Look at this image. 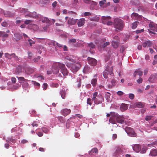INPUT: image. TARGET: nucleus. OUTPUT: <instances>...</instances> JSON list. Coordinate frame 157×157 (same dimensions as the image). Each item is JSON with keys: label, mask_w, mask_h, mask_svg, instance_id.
<instances>
[{"label": "nucleus", "mask_w": 157, "mask_h": 157, "mask_svg": "<svg viewBox=\"0 0 157 157\" xmlns=\"http://www.w3.org/2000/svg\"><path fill=\"white\" fill-rule=\"evenodd\" d=\"M60 69H61V71L64 76H66L68 75V72L65 67V65L63 64H60Z\"/></svg>", "instance_id": "nucleus-7"}, {"label": "nucleus", "mask_w": 157, "mask_h": 157, "mask_svg": "<svg viewBox=\"0 0 157 157\" xmlns=\"http://www.w3.org/2000/svg\"><path fill=\"white\" fill-rule=\"evenodd\" d=\"M32 125L33 127H37L38 125V124L36 122H33L32 124Z\"/></svg>", "instance_id": "nucleus-57"}, {"label": "nucleus", "mask_w": 157, "mask_h": 157, "mask_svg": "<svg viewBox=\"0 0 157 157\" xmlns=\"http://www.w3.org/2000/svg\"><path fill=\"white\" fill-rule=\"evenodd\" d=\"M125 118L123 116H120L118 115L116 120L117 122L121 124H123Z\"/></svg>", "instance_id": "nucleus-13"}, {"label": "nucleus", "mask_w": 157, "mask_h": 157, "mask_svg": "<svg viewBox=\"0 0 157 157\" xmlns=\"http://www.w3.org/2000/svg\"><path fill=\"white\" fill-rule=\"evenodd\" d=\"M106 2V0H102L101 1L99 2V5L101 6H102L105 4Z\"/></svg>", "instance_id": "nucleus-46"}, {"label": "nucleus", "mask_w": 157, "mask_h": 157, "mask_svg": "<svg viewBox=\"0 0 157 157\" xmlns=\"http://www.w3.org/2000/svg\"><path fill=\"white\" fill-rule=\"evenodd\" d=\"M32 22V21L29 20H26L25 22V24L26 25H28L31 23Z\"/></svg>", "instance_id": "nucleus-49"}, {"label": "nucleus", "mask_w": 157, "mask_h": 157, "mask_svg": "<svg viewBox=\"0 0 157 157\" xmlns=\"http://www.w3.org/2000/svg\"><path fill=\"white\" fill-rule=\"evenodd\" d=\"M41 21L43 23L46 22V23H49L50 22L48 18L46 17H44L42 18Z\"/></svg>", "instance_id": "nucleus-35"}, {"label": "nucleus", "mask_w": 157, "mask_h": 157, "mask_svg": "<svg viewBox=\"0 0 157 157\" xmlns=\"http://www.w3.org/2000/svg\"><path fill=\"white\" fill-rule=\"evenodd\" d=\"M106 40L105 38L102 39L101 40H96L95 44L97 45L99 50H101L102 48H105L107 46L109 45L110 43L109 42L107 41L104 43Z\"/></svg>", "instance_id": "nucleus-1"}, {"label": "nucleus", "mask_w": 157, "mask_h": 157, "mask_svg": "<svg viewBox=\"0 0 157 157\" xmlns=\"http://www.w3.org/2000/svg\"><path fill=\"white\" fill-rule=\"evenodd\" d=\"M65 60H68L72 63H75V61L72 58V56H67L65 57Z\"/></svg>", "instance_id": "nucleus-27"}, {"label": "nucleus", "mask_w": 157, "mask_h": 157, "mask_svg": "<svg viewBox=\"0 0 157 157\" xmlns=\"http://www.w3.org/2000/svg\"><path fill=\"white\" fill-rule=\"evenodd\" d=\"M127 105L125 104H122L120 108L122 111H124L128 109Z\"/></svg>", "instance_id": "nucleus-26"}, {"label": "nucleus", "mask_w": 157, "mask_h": 157, "mask_svg": "<svg viewBox=\"0 0 157 157\" xmlns=\"http://www.w3.org/2000/svg\"><path fill=\"white\" fill-rule=\"evenodd\" d=\"M25 17H32V13H25Z\"/></svg>", "instance_id": "nucleus-45"}, {"label": "nucleus", "mask_w": 157, "mask_h": 157, "mask_svg": "<svg viewBox=\"0 0 157 157\" xmlns=\"http://www.w3.org/2000/svg\"><path fill=\"white\" fill-rule=\"evenodd\" d=\"M117 138V135L116 134H113L112 138L113 140H115Z\"/></svg>", "instance_id": "nucleus-64"}, {"label": "nucleus", "mask_w": 157, "mask_h": 157, "mask_svg": "<svg viewBox=\"0 0 157 157\" xmlns=\"http://www.w3.org/2000/svg\"><path fill=\"white\" fill-rule=\"evenodd\" d=\"M22 86L24 89L26 90L29 87V84L27 82H25L22 84Z\"/></svg>", "instance_id": "nucleus-37"}, {"label": "nucleus", "mask_w": 157, "mask_h": 157, "mask_svg": "<svg viewBox=\"0 0 157 157\" xmlns=\"http://www.w3.org/2000/svg\"><path fill=\"white\" fill-rule=\"evenodd\" d=\"M119 43L118 41H115L113 40L112 41V45L113 47L115 48H117L119 46Z\"/></svg>", "instance_id": "nucleus-25"}, {"label": "nucleus", "mask_w": 157, "mask_h": 157, "mask_svg": "<svg viewBox=\"0 0 157 157\" xmlns=\"http://www.w3.org/2000/svg\"><path fill=\"white\" fill-rule=\"evenodd\" d=\"M137 74H138L140 76H141L143 74V72L140 71L139 69L136 70L134 72L133 75L135 77H136Z\"/></svg>", "instance_id": "nucleus-24"}, {"label": "nucleus", "mask_w": 157, "mask_h": 157, "mask_svg": "<svg viewBox=\"0 0 157 157\" xmlns=\"http://www.w3.org/2000/svg\"><path fill=\"white\" fill-rule=\"evenodd\" d=\"M81 65L79 63L73 64L71 67V71L73 73H75L78 71Z\"/></svg>", "instance_id": "nucleus-10"}, {"label": "nucleus", "mask_w": 157, "mask_h": 157, "mask_svg": "<svg viewBox=\"0 0 157 157\" xmlns=\"http://www.w3.org/2000/svg\"><path fill=\"white\" fill-rule=\"evenodd\" d=\"M156 79V75H152L149 78V81L151 82H154V81Z\"/></svg>", "instance_id": "nucleus-20"}, {"label": "nucleus", "mask_w": 157, "mask_h": 157, "mask_svg": "<svg viewBox=\"0 0 157 157\" xmlns=\"http://www.w3.org/2000/svg\"><path fill=\"white\" fill-rule=\"evenodd\" d=\"M92 99L90 98H88L87 99V103L89 105H91L92 103Z\"/></svg>", "instance_id": "nucleus-43"}, {"label": "nucleus", "mask_w": 157, "mask_h": 157, "mask_svg": "<svg viewBox=\"0 0 157 157\" xmlns=\"http://www.w3.org/2000/svg\"><path fill=\"white\" fill-rule=\"evenodd\" d=\"M84 3L86 4H92L93 3H96V2L91 0H84Z\"/></svg>", "instance_id": "nucleus-36"}, {"label": "nucleus", "mask_w": 157, "mask_h": 157, "mask_svg": "<svg viewBox=\"0 0 157 157\" xmlns=\"http://www.w3.org/2000/svg\"><path fill=\"white\" fill-rule=\"evenodd\" d=\"M48 85L46 83H44L43 84V90H45L47 89Z\"/></svg>", "instance_id": "nucleus-51"}, {"label": "nucleus", "mask_w": 157, "mask_h": 157, "mask_svg": "<svg viewBox=\"0 0 157 157\" xmlns=\"http://www.w3.org/2000/svg\"><path fill=\"white\" fill-rule=\"evenodd\" d=\"M133 149L136 152H138L140 150L141 147L139 144H136L133 147Z\"/></svg>", "instance_id": "nucleus-18"}, {"label": "nucleus", "mask_w": 157, "mask_h": 157, "mask_svg": "<svg viewBox=\"0 0 157 157\" xmlns=\"http://www.w3.org/2000/svg\"><path fill=\"white\" fill-rule=\"evenodd\" d=\"M152 117L153 116H147L145 118V120L146 121H148L151 120Z\"/></svg>", "instance_id": "nucleus-47"}, {"label": "nucleus", "mask_w": 157, "mask_h": 157, "mask_svg": "<svg viewBox=\"0 0 157 157\" xmlns=\"http://www.w3.org/2000/svg\"><path fill=\"white\" fill-rule=\"evenodd\" d=\"M113 67H111L109 71L108 68H106L103 72V75L105 78H107L108 77V74L110 75L112 74L113 73Z\"/></svg>", "instance_id": "nucleus-9"}, {"label": "nucleus", "mask_w": 157, "mask_h": 157, "mask_svg": "<svg viewBox=\"0 0 157 157\" xmlns=\"http://www.w3.org/2000/svg\"><path fill=\"white\" fill-rule=\"evenodd\" d=\"M66 66L68 68H70L71 66V63H69L68 62L66 61L65 63Z\"/></svg>", "instance_id": "nucleus-56"}, {"label": "nucleus", "mask_w": 157, "mask_h": 157, "mask_svg": "<svg viewBox=\"0 0 157 157\" xmlns=\"http://www.w3.org/2000/svg\"><path fill=\"white\" fill-rule=\"evenodd\" d=\"M152 42L149 40L144 42L142 44V46L144 48H146V47H151L152 46Z\"/></svg>", "instance_id": "nucleus-14"}, {"label": "nucleus", "mask_w": 157, "mask_h": 157, "mask_svg": "<svg viewBox=\"0 0 157 157\" xmlns=\"http://www.w3.org/2000/svg\"><path fill=\"white\" fill-rule=\"evenodd\" d=\"M0 36L7 37L8 36V35L6 34V33L4 32L1 31Z\"/></svg>", "instance_id": "nucleus-41"}, {"label": "nucleus", "mask_w": 157, "mask_h": 157, "mask_svg": "<svg viewBox=\"0 0 157 157\" xmlns=\"http://www.w3.org/2000/svg\"><path fill=\"white\" fill-rule=\"evenodd\" d=\"M71 112V109L67 108L63 109L61 110L60 112L62 115L64 117H66Z\"/></svg>", "instance_id": "nucleus-11"}, {"label": "nucleus", "mask_w": 157, "mask_h": 157, "mask_svg": "<svg viewBox=\"0 0 157 157\" xmlns=\"http://www.w3.org/2000/svg\"><path fill=\"white\" fill-rule=\"evenodd\" d=\"M76 20L74 19L73 18H69L67 21L68 24L71 25H74L76 22Z\"/></svg>", "instance_id": "nucleus-21"}, {"label": "nucleus", "mask_w": 157, "mask_h": 157, "mask_svg": "<svg viewBox=\"0 0 157 157\" xmlns=\"http://www.w3.org/2000/svg\"><path fill=\"white\" fill-rule=\"evenodd\" d=\"M124 23L123 21L120 19H116L114 20V28L117 31L122 30L124 27Z\"/></svg>", "instance_id": "nucleus-2"}, {"label": "nucleus", "mask_w": 157, "mask_h": 157, "mask_svg": "<svg viewBox=\"0 0 157 157\" xmlns=\"http://www.w3.org/2000/svg\"><path fill=\"white\" fill-rule=\"evenodd\" d=\"M29 27L34 31L38 29L39 27L37 25L35 24H31L29 25Z\"/></svg>", "instance_id": "nucleus-19"}, {"label": "nucleus", "mask_w": 157, "mask_h": 157, "mask_svg": "<svg viewBox=\"0 0 157 157\" xmlns=\"http://www.w3.org/2000/svg\"><path fill=\"white\" fill-rule=\"evenodd\" d=\"M40 57L38 56L36 58H35L33 59V61L35 62H37L40 59Z\"/></svg>", "instance_id": "nucleus-54"}, {"label": "nucleus", "mask_w": 157, "mask_h": 157, "mask_svg": "<svg viewBox=\"0 0 157 157\" xmlns=\"http://www.w3.org/2000/svg\"><path fill=\"white\" fill-rule=\"evenodd\" d=\"M28 41L29 42V45L31 46L33 44L35 43V41L32 40L31 39H29Z\"/></svg>", "instance_id": "nucleus-50"}, {"label": "nucleus", "mask_w": 157, "mask_h": 157, "mask_svg": "<svg viewBox=\"0 0 157 157\" xmlns=\"http://www.w3.org/2000/svg\"><path fill=\"white\" fill-rule=\"evenodd\" d=\"M126 152V150L123 147H116V151L113 155L115 157H118L120 155H123Z\"/></svg>", "instance_id": "nucleus-4"}, {"label": "nucleus", "mask_w": 157, "mask_h": 157, "mask_svg": "<svg viewBox=\"0 0 157 157\" xmlns=\"http://www.w3.org/2000/svg\"><path fill=\"white\" fill-rule=\"evenodd\" d=\"M97 75H94V78L92 79L91 83V84L93 86H95L97 83Z\"/></svg>", "instance_id": "nucleus-16"}, {"label": "nucleus", "mask_w": 157, "mask_h": 157, "mask_svg": "<svg viewBox=\"0 0 157 157\" xmlns=\"http://www.w3.org/2000/svg\"><path fill=\"white\" fill-rule=\"evenodd\" d=\"M150 155L151 156H156L157 155V150L152 149L150 152Z\"/></svg>", "instance_id": "nucleus-28"}, {"label": "nucleus", "mask_w": 157, "mask_h": 157, "mask_svg": "<svg viewBox=\"0 0 157 157\" xmlns=\"http://www.w3.org/2000/svg\"><path fill=\"white\" fill-rule=\"evenodd\" d=\"M136 106L139 108H142L143 107V105L141 102H138L136 103Z\"/></svg>", "instance_id": "nucleus-44"}, {"label": "nucleus", "mask_w": 157, "mask_h": 157, "mask_svg": "<svg viewBox=\"0 0 157 157\" xmlns=\"http://www.w3.org/2000/svg\"><path fill=\"white\" fill-rule=\"evenodd\" d=\"M111 18L110 16L105 17L103 16L102 17V23L104 24H105L108 21V20Z\"/></svg>", "instance_id": "nucleus-23"}, {"label": "nucleus", "mask_w": 157, "mask_h": 157, "mask_svg": "<svg viewBox=\"0 0 157 157\" xmlns=\"http://www.w3.org/2000/svg\"><path fill=\"white\" fill-rule=\"evenodd\" d=\"M2 25L4 27H6L8 26V24L6 22H3L2 23Z\"/></svg>", "instance_id": "nucleus-59"}, {"label": "nucleus", "mask_w": 157, "mask_h": 157, "mask_svg": "<svg viewBox=\"0 0 157 157\" xmlns=\"http://www.w3.org/2000/svg\"><path fill=\"white\" fill-rule=\"evenodd\" d=\"M149 27L150 29H148L147 30L150 33L157 34V27L156 26L151 23L149 24Z\"/></svg>", "instance_id": "nucleus-5"}, {"label": "nucleus", "mask_w": 157, "mask_h": 157, "mask_svg": "<svg viewBox=\"0 0 157 157\" xmlns=\"http://www.w3.org/2000/svg\"><path fill=\"white\" fill-rule=\"evenodd\" d=\"M20 86L21 85L20 84L18 83H17L13 85L12 88L14 90H17Z\"/></svg>", "instance_id": "nucleus-38"}, {"label": "nucleus", "mask_w": 157, "mask_h": 157, "mask_svg": "<svg viewBox=\"0 0 157 157\" xmlns=\"http://www.w3.org/2000/svg\"><path fill=\"white\" fill-rule=\"evenodd\" d=\"M109 121L110 123H111L113 124H116L117 122L116 120H115L114 118L112 117H110L109 120Z\"/></svg>", "instance_id": "nucleus-30"}, {"label": "nucleus", "mask_w": 157, "mask_h": 157, "mask_svg": "<svg viewBox=\"0 0 157 157\" xmlns=\"http://www.w3.org/2000/svg\"><path fill=\"white\" fill-rule=\"evenodd\" d=\"M90 20L91 21H97L98 20V18L96 16H95L94 17H91L90 18Z\"/></svg>", "instance_id": "nucleus-55"}, {"label": "nucleus", "mask_w": 157, "mask_h": 157, "mask_svg": "<svg viewBox=\"0 0 157 157\" xmlns=\"http://www.w3.org/2000/svg\"><path fill=\"white\" fill-rule=\"evenodd\" d=\"M5 55L6 58L9 59H11V54H9L7 53H5Z\"/></svg>", "instance_id": "nucleus-48"}, {"label": "nucleus", "mask_w": 157, "mask_h": 157, "mask_svg": "<svg viewBox=\"0 0 157 157\" xmlns=\"http://www.w3.org/2000/svg\"><path fill=\"white\" fill-rule=\"evenodd\" d=\"M12 82L13 83H14L16 82V79L15 77H12L11 79Z\"/></svg>", "instance_id": "nucleus-62"}, {"label": "nucleus", "mask_w": 157, "mask_h": 157, "mask_svg": "<svg viewBox=\"0 0 157 157\" xmlns=\"http://www.w3.org/2000/svg\"><path fill=\"white\" fill-rule=\"evenodd\" d=\"M28 55L29 58V59H31L32 56V54L31 52L28 51Z\"/></svg>", "instance_id": "nucleus-60"}, {"label": "nucleus", "mask_w": 157, "mask_h": 157, "mask_svg": "<svg viewBox=\"0 0 157 157\" xmlns=\"http://www.w3.org/2000/svg\"><path fill=\"white\" fill-rule=\"evenodd\" d=\"M6 142L7 143L11 142L14 143L16 142V140L15 139L12 138V137H10L6 140Z\"/></svg>", "instance_id": "nucleus-31"}, {"label": "nucleus", "mask_w": 157, "mask_h": 157, "mask_svg": "<svg viewBox=\"0 0 157 157\" xmlns=\"http://www.w3.org/2000/svg\"><path fill=\"white\" fill-rule=\"evenodd\" d=\"M87 60L91 66H95L97 63V60L88 57Z\"/></svg>", "instance_id": "nucleus-12"}, {"label": "nucleus", "mask_w": 157, "mask_h": 157, "mask_svg": "<svg viewBox=\"0 0 157 157\" xmlns=\"http://www.w3.org/2000/svg\"><path fill=\"white\" fill-rule=\"evenodd\" d=\"M111 117H113L114 118H116V119L119 115L117 113H116L114 112H111Z\"/></svg>", "instance_id": "nucleus-39"}, {"label": "nucleus", "mask_w": 157, "mask_h": 157, "mask_svg": "<svg viewBox=\"0 0 157 157\" xmlns=\"http://www.w3.org/2000/svg\"><path fill=\"white\" fill-rule=\"evenodd\" d=\"M85 20L84 18H82L78 20L77 25L79 27H81L84 25L85 22Z\"/></svg>", "instance_id": "nucleus-15"}, {"label": "nucleus", "mask_w": 157, "mask_h": 157, "mask_svg": "<svg viewBox=\"0 0 157 157\" xmlns=\"http://www.w3.org/2000/svg\"><path fill=\"white\" fill-rule=\"evenodd\" d=\"M87 44L88 46L90 48L93 49L95 47V45L92 42H91L90 43H88Z\"/></svg>", "instance_id": "nucleus-42"}, {"label": "nucleus", "mask_w": 157, "mask_h": 157, "mask_svg": "<svg viewBox=\"0 0 157 157\" xmlns=\"http://www.w3.org/2000/svg\"><path fill=\"white\" fill-rule=\"evenodd\" d=\"M131 16L132 18L134 20H139L140 18V17L139 15L135 13H133L131 14Z\"/></svg>", "instance_id": "nucleus-17"}, {"label": "nucleus", "mask_w": 157, "mask_h": 157, "mask_svg": "<svg viewBox=\"0 0 157 157\" xmlns=\"http://www.w3.org/2000/svg\"><path fill=\"white\" fill-rule=\"evenodd\" d=\"M144 31V29L141 30H137L136 31V32L137 34H138L141 33L143 32Z\"/></svg>", "instance_id": "nucleus-52"}, {"label": "nucleus", "mask_w": 157, "mask_h": 157, "mask_svg": "<svg viewBox=\"0 0 157 157\" xmlns=\"http://www.w3.org/2000/svg\"><path fill=\"white\" fill-rule=\"evenodd\" d=\"M17 78H18V80L20 81V82L21 83L28 81V80L27 79H25L24 77H18L17 76Z\"/></svg>", "instance_id": "nucleus-29"}, {"label": "nucleus", "mask_w": 157, "mask_h": 157, "mask_svg": "<svg viewBox=\"0 0 157 157\" xmlns=\"http://www.w3.org/2000/svg\"><path fill=\"white\" fill-rule=\"evenodd\" d=\"M98 92H94L93 94L92 101H94V103L96 104H98L102 103L103 98L101 95H98Z\"/></svg>", "instance_id": "nucleus-3"}, {"label": "nucleus", "mask_w": 157, "mask_h": 157, "mask_svg": "<svg viewBox=\"0 0 157 157\" xmlns=\"http://www.w3.org/2000/svg\"><path fill=\"white\" fill-rule=\"evenodd\" d=\"M57 118L58 121L60 122L64 123L65 122V121L62 117L59 116Z\"/></svg>", "instance_id": "nucleus-40"}, {"label": "nucleus", "mask_w": 157, "mask_h": 157, "mask_svg": "<svg viewBox=\"0 0 157 157\" xmlns=\"http://www.w3.org/2000/svg\"><path fill=\"white\" fill-rule=\"evenodd\" d=\"M129 98L131 99H133L134 98V95L132 94H129Z\"/></svg>", "instance_id": "nucleus-61"}, {"label": "nucleus", "mask_w": 157, "mask_h": 157, "mask_svg": "<svg viewBox=\"0 0 157 157\" xmlns=\"http://www.w3.org/2000/svg\"><path fill=\"white\" fill-rule=\"evenodd\" d=\"M43 131L44 133H47L48 131V129L46 128H42Z\"/></svg>", "instance_id": "nucleus-53"}, {"label": "nucleus", "mask_w": 157, "mask_h": 157, "mask_svg": "<svg viewBox=\"0 0 157 157\" xmlns=\"http://www.w3.org/2000/svg\"><path fill=\"white\" fill-rule=\"evenodd\" d=\"M32 13V17L37 19L39 17V15L38 14H37L36 12H33Z\"/></svg>", "instance_id": "nucleus-32"}, {"label": "nucleus", "mask_w": 157, "mask_h": 157, "mask_svg": "<svg viewBox=\"0 0 157 157\" xmlns=\"http://www.w3.org/2000/svg\"><path fill=\"white\" fill-rule=\"evenodd\" d=\"M98 151L97 148H94L92 149L89 152L90 155H95L97 154Z\"/></svg>", "instance_id": "nucleus-22"}, {"label": "nucleus", "mask_w": 157, "mask_h": 157, "mask_svg": "<svg viewBox=\"0 0 157 157\" xmlns=\"http://www.w3.org/2000/svg\"><path fill=\"white\" fill-rule=\"evenodd\" d=\"M117 94L119 96H121L123 95L124 94V93L121 91H119L117 92Z\"/></svg>", "instance_id": "nucleus-63"}, {"label": "nucleus", "mask_w": 157, "mask_h": 157, "mask_svg": "<svg viewBox=\"0 0 157 157\" xmlns=\"http://www.w3.org/2000/svg\"><path fill=\"white\" fill-rule=\"evenodd\" d=\"M139 24V22L138 21H136L132 23V29H136L137 27V26Z\"/></svg>", "instance_id": "nucleus-34"}, {"label": "nucleus", "mask_w": 157, "mask_h": 157, "mask_svg": "<svg viewBox=\"0 0 157 157\" xmlns=\"http://www.w3.org/2000/svg\"><path fill=\"white\" fill-rule=\"evenodd\" d=\"M62 64L60 63H55L53 64L52 67V73L54 74H57L59 72V68H60V64Z\"/></svg>", "instance_id": "nucleus-6"}, {"label": "nucleus", "mask_w": 157, "mask_h": 157, "mask_svg": "<svg viewBox=\"0 0 157 157\" xmlns=\"http://www.w3.org/2000/svg\"><path fill=\"white\" fill-rule=\"evenodd\" d=\"M60 93L61 95V97L63 99H64L66 95V93L64 90H61L60 91Z\"/></svg>", "instance_id": "nucleus-33"}, {"label": "nucleus", "mask_w": 157, "mask_h": 157, "mask_svg": "<svg viewBox=\"0 0 157 157\" xmlns=\"http://www.w3.org/2000/svg\"><path fill=\"white\" fill-rule=\"evenodd\" d=\"M32 82L33 83L34 85L35 86H40V83L36 82V81H32Z\"/></svg>", "instance_id": "nucleus-58"}, {"label": "nucleus", "mask_w": 157, "mask_h": 157, "mask_svg": "<svg viewBox=\"0 0 157 157\" xmlns=\"http://www.w3.org/2000/svg\"><path fill=\"white\" fill-rule=\"evenodd\" d=\"M125 131L130 136L135 137L136 136V134L135 133L132 128L130 127H126Z\"/></svg>", "instance_id": "nucleus-8"}]
</instances>
